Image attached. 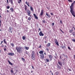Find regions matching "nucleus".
<instances>
[{"mask_svg": "<svg viewBox=\"0 0 75 75\" xmlns=\"http://www.w3.org/2000/svg\"><path fill=\"white\" fill-rule=\"evenodd\" d=\"M16 50H17V52L18 53H21L23 52L22 48L21 47H16Z\"/></svg>", "mask_w": 75, "mask_h": 75, "instance_id": "f257e3e1", "label": "nucleus"}, {"mask_svg": "<svg viewBox=\"0 0 75 75\" xmlns=\"http://www.w3.org/2000/svg\"><path fill=\"white\" fill-rule=\"evenodd\" d=\"M31 59H32L33 60H35V52H34V51H32L31 53Z\"/></svg>", "mask_w": 75, "mask_h": 75, "instance_id": "f03ea898", "label": "nucleus"}, {"mask_svg": "<svg viewBox=\"0 0 75 75\" xmlns=\"http://www.w3.org/2000/svg\"><path fill=\"white\" fill-rule=\"evenodd\" d=\"M40 58L42 59L44 58V54H40Z\"/></svg>", "mask_w": 75, "mask_h": 75, "instance_id": "7ed1b4c3", "label": "nucleus"}, {"mask_svg": "<svg viewBox=\"0 0 75 75\" xmlns=\"http://www.w3.org/2000/svg\"><path fill=\"white\" fill-rule=\"evenodd\" d=\"M43 14H44V10L43 9H42L41 10L40 16V17H41Z\"/></svg>", "mask_w": 75, "mask_h": 75, "instance_id": "20e7f679", "label": "nucleus"}, {"mask_svg": "<svg viewBox=\"0 0 75 75\" xmlns=\"http://www.w3.org/2000/svg\"><path fill=\"white\" fill-rule=\"evenodd\" d=\"M11 30H13V28L11 27H9L8 29V31L9 32H10L11 33H13V32L11 31Z\"/></svg>", "mask_w": 75, "mask_h": 75, "instance_id": "39448f33", "label": "nucleus"}, {"mask_svg": "<svg viewBox=\"0 0 75 75\" xmlns=\"http://www.w3.org/2000/svg\"><path fill=\"white\" fill-rule=\"evenodd\" d=\"M54 42L57 45L59 46V43H58V40H57V39H54Z\"/></svg>", "mask_w": 75, "mask_h": 75, "instance_id": "423d86ee", "label": "nucleus"}, {"mask_svg": "<svg viewBox=\"0 0 75 75\" xmlns=\"http://www.w3.org/2000/svg\"><path fill=\"white\" fill-rule=\"evenodd\" d=\"M48 57L50 59V61H52V55L50 54L48 55Z\"/></svg>", "mask_w": 75, "mask_h": 75, "instance_id": "0eeeda50", "label": "nucleus"}, {"mask_svg": "<svg viewBox=\"0 0 75 75\" xmlns=\"http://www.w3.org/2000/svg\"><path fill=\"white\" fill-rule=\"evenodd\" d=\"M26 11L27 12L28 15H30L31 14V12L29 9H27Z\"/></svg>", "mask_w": 75, "mask_h": 75, "instance_id": "6e6552de", "label": "nucleus"}, {"mask_svg": "<svg viewBox=\"0 0 75 75\" xmlns=\"http://www.w3.org/2000/svg\"><path fill=\"white\" fill-rule=\"evenodd\" d=\"M39 34L40 36H44V34L42 33V31H40L39 33Z\"/></svg>", "mask_w": 75, "mask_h": 75, "instance_id": "1a4fd4ad", "label": "nucleus"}, {"mask_svg": "<svg viewBox=\"0 0 75 75\" xmlns=\"http://www.w3.org/2000/svg\"><path fill=\"white\" fill-rule=\"evenodd\" d=\"M3 41L4 42V43H5L6 44V45H7V42L6 41V39H4L3 40Z\"/></svg>", "mask_w": 75, "mask_h": 75, "instance_id": "9d476101", "label": "nucleus"}, {"mask_svg": "<svg viewBox=\"0 0 75 75\" xmlns=\"http://www.w3.org/2000/svg\"><path fill=\"white\" fill-rule=\"evenodd\" d=\"M24 7L25 11H27V7H28V6L27 5H25V4Z\"/></svg>", "mask_w": 75, "mask_h": 75, "instance_id": "9b49d317", "label": "nucleus"}, {"mask_svg": "<svg viewBox=\"0 0 75 75\" xmlns=\"http://www.w3.org/2000/svg\"><path fill=\"white\" fill-rule=\"evenodd\" d=\"M8 55H11V56H12V55H14V53H13L12 52L10 53H8Z\"/></svg>", "mask_w": 75, "mask_h": 75, "instance_id": "f8f14e48", "label": "nucleus"}, {"mask_svg": "<svg viewBox=\"0 0 75 75\" xmlns=\"http://www.w3.org/2000/svg\"><path fill=\"white\" fill-rule=\"evenodd\" d=\"M33 16H34L35 19H38V17H37V16H36V14H34Z\"/></svg>", "mask_w": 75, "mask_h": 75, "instance_id": "ddd939ff", "label": "nucleus"}, {"mask_svg": "<svg viewBox=\"0 0 75 75\" xmlns=\"http://www.w3.org/2000/svg\"><path fill=\"white\" fill-rule=\"evenodd\" d=\"M8 62L9 64H10V65H13V63L11 62L10 61V60H8Z\"/></svg>", "mask_w": 75, "mask_h": 75, "instance_id": "4468645a", "label": "nucleus"}, {"mask_svg": "<svg viewBox=\"0 0 75 75\" xmlns=\"http://www.w3.org/2000/svg\"><path fill=\"white\" fill-rule=\"evenodd\" d=\"M58 63L60 66H62V63L61 62H58Z\"/></svg>", "mask_w": 75, "mask_h": 75, "instance_id": "2eb2a0df", "label": "nucleus"}, {"mask_svg": "<svg viewBox=\"0 0 75 75\" xmlns=\"http://www.w3.org/2000/svg\"><path fill=\"white\" fill-rule=\"evenodd\" d=\"M39 54H43V53H44V51L42 50H40L39 52Z\"/></svg>", "mask_w": 75, "mask_h": 75, "instance_id": "dca6fc26", "label": "nucleus"}, {"mask_svg": "<svg viewBox=\"0 0 75 75\" xmlns=\"http://www.w3.org/2000/svg\"><path fill=\"white\" fill-rule=\"evenodd\" d=\"M46 15L47 16H48L49 18H50V15H49V14L47 13V12L46 13Z\"/></svg>", "mask_w": 75, "mask_h": 75, "instance_id": "f3484780", "label": "nucleus"}, {"mask_svg": "<svg viewBox=\"0 0 75 75\" xmlns=\"http://www.w3.org/2000/svg\"><path fill=\"white\" fill-rule=\"evenodd\" d=\"M10 1L11 3V5H13L14 4H13V0H10Z\"/></svg>", "mask_w": 75, "mask_h": 75, "instance_id": "a211bd4d", "label": "nucleus"}, {"mask_svg": "<svg viewBox=\"0 0 75 75\" xmlns=\"http://www.w3.org/2000/svg\"><path fill=\"white\" fill-rule=\"evenodd\" d=\"M25 3L27 4V6H28V7H30V5L28 4V2L26 1Z\"/></svg>", "mask_w": 75, "mask_h": 75, "instance_id": "6ab92c4d", "label": "nucleus"}, {"mask_svg": "<svg viewBox=\"0 0 75 75\" xmlns=\"http://www.w3.org/2000/svg\"><path fill=\"white\" fill-rule=\"evenodd\" d=\"M21 59L22 60V61H23V62H25V59L24 58H23V57H21Z\"/></svg>", "mask_w": 75, "mask_h": 75, "instance_id": "aec40b11", "label": "nucleus"}, {"mask_svg": "<svg viewBox=\"0 0 75 75\" xmlns=\"http://www.w3.org/2000/svg\"><path fill=\"white\" fill-rule=\"evenodd\" d=\"M22 38L23 40H25V36H23L22 37Z\"/></svg>", "mask_w": 75, "mask_h": 75, "instance_id": "412c9836", "label": "nucleus"}, {"mask_svg": "<svg viewBox=\"0 0 75 75\" xmlns=\"http://www.w3.org/2000/svg\"><path fill=\"white\" fill-rule=\"evenodd\" d=\"M55 74L56 75H58L59 74V72L58 71H57L55 73Z\"/></svg>", "mask_w": 75, "mask_h": 75, "instance_id": "4be33fe9", "label": "nucleus"}, {"mask_svg": "<svg viewBox=\"0 0 75 75\" xmlns=\"http://www.w3.org/2000/svg\"><path fill=\"white\" fill-rule=\"evenodd\" d=\"M30 10H31L32 11H33V10H34L33 9V8L32 6H30Z\"/></svg>", "mask_w": 75, "mask_h": 75, "instance_id": "5701e85b", "label": "nucleus"}, {"mask_svg": "<svg viewBox=\"0 0 75 75\" xmlns=\"http://www.w3.org/2000/svg\"><path fill=\"white\" fill-rule=\"evenodd\" d=\"M50 45H51V43H48L47 45V47H49L50 46Z\"/></svg>", "mask_w": 75, "mask_h": 75, "instance_id": "b1692460", "label": "nucleus"}, {"mask_svg": "<svg viewBox=\"0 0 75 75\" xmlns=\"http://www.w3.org/2000/svg\"><path fill=\"white\" fill-rule=\"evenodd\" d=\"M72 34L73 36L75 37V32H74L72 33Z\"/></svg>", "mask_w": 75, "mask_h": 75, "instance_id": "393cba45", "label": "nucleus"}, {"mask_svg": "<svg viewBox=\"0 0 75 75\" xmlns=\"http://www.w3.org/2000/svg\"><path fill=\"white\" fill-rule=\"evenodd\" d=\"M46 61L47 62H49V60L47 59H46Z\"/></svg>", "mask_w": 75, "mask_h": 75, "instance_id": "a878e982", "label": "nucleus"}, {"mask_svg": "<svg viewBox=\"0 0 75 75\" xmlns=\"http://www.w3.org/2000/svg\"><path fill=\"white\" fill-rule=\"evenodd\" d=\"M62 47L63 49H64V48H65V45H64V46H62Z\"/></svg>", "mask_w": 75, "mask_h": 75, "instance_id": "bb28decb", "label": "nucleus"}, {"mask_svg": "<svg viewBox=\"0 0 75 75\" xmlns=\"http://www.w3.org/2000/svg\"><path fill=\"white\" fill-rule=\"evenodd\" d=\"M10 10H11V11H14V10H13V7H11V8H10Z\"/></svg>", "mask_w": 75, "mask_h": 75, "instance_id": "cd10ccee", "label": "nucleus"}, {"mask_svg": "<svg viewBox=\"0 0 75 75\" xmlns=\"http://www.w3.org/2000/svg\"><path fill=\"white\" fill-rule=\"evenodd\" d=\"M11 45L12 47H14V45L13 43H11Z\"/></svg>", "mask_w": 75, "mask_h": 75, "instance_id": "c85d7f7f", "label": "nucleus"}, {"mask_svg": "<svg viewBox=\"0 0 75 75\" xmlns=\"http://www.w3.org/2000/svg\"><path fill=\"white\" fill-rule=\"evenodd\" d=\"M57 68H58V69H61V67H60V66H59V65H58L57 66Z\"/></svg>", "mask_w": 75, "mask_h": 75, "instance_id": "c756f323", "label": "nucleus"}, {"mask_svg": "<svg viewBox=\"0 0 75 75\" xmlns=\"http://www.w3.org/2000/svg\"><path fill=\"white\" fill-rule=\"evenodd\" d=\"M72 31H73V30H69V32L71 33H72Z\"/></svg>", "mask_w": 75, "mask_h": 75, "instance_id": "7c9ffc66", "label": "nucleus"}, {"mask_svg": "<svg viewBox=\"0 0 75 75\" xmlns=\"http://www.w3.org/2000/svg\"><path fill=\"white\" fill-rule=\"evenodd\" d=\"M11 73H13H13H14V71H13V70H11Z\"/></svg>", "mask_w": 75, "mask_h": 75, "instance_id": "2f4dec72", "label": "nucleus"}, {"mask_svg": "<svg viewBox=\"0 0 75 75\" xmlns=\"http://www.w3.org/2000/svg\"><path fill=\"white\" fill-rule=\"evenodd\" d=\"M25 48L26 49V50H28V49H29V48L28 47H25Z\"/></svg>", "mask_w": 75, "mask_h": 75, "instance_id": "473e14b6", "label": "nucleus"}, {"mask_svg": "<svg viewBox=\"0 0 75 75\" xmlns=\"http://www.w3.org/2000/svg\"><path fill=\"white\" fill-rule=\"evenodd\" d=\"M28 20H29V21H30V20H31V18L30 17H29L28 18Z\"/></svg>", "mask_w": 75, "mask_h": 75, "instance_id": "72a5a7b5", "label": "nucleus"}, {"mask_svg": "<svg viewBox=\"0 0 75 75\" xmlns=\"http://www.w3.org/2000/svg\"><path fill=\"white\" fill-rule=\"evenodd\" d=\"M4 51H6L7 50V49L6 48V47H5L4 49Z\"/></svg>", "mask_w": 75, "mask_h": 75, "instance_id": "f704fd0d", "label": "nucleus"}, {"mask_svg": "<svg viewBox=\"0 0 75 75\" xmlns=\"http://www.w3.org/2000/svg\"><path fill=\"white\" fill-rule=\"evenodd\" d=\"M68 1H69V2H72V0H68Z\"/></svg>", "mask_w": 75, "mask_h": 75, "instance_id": "c9c22d12", "label": "nucleus"}, {"mask_svg": "<svg viewBox=\"0 0 75 75\" xmlns=\"http://www.w3.org/2000/svg\"><path fill=\"white\" fill-rule=\"evenodd\" d=\"M54 23H52V26H54Z\"/></svg>", "mask_w": 75, "mask_h": 75, "instance_id": "e433bc0d", "label": "nucleus"}, {"mask_svg": "<svg viewBox=\"0 0 75 75\" xmlns=\"http://www.w3.org/2000/svg\"><path fill=\"white\" fill-rule=\"evenodd\" d=\"M7 1V4H8L9 3H8V0H6Z\"/></svg>", "mask_w": 75, "mask_h": 75, "instance_id": "4c0bfd02", "label": "nucleus"}, {"mask_svg": "<svg viewBox=\"0 0 75 75\" xmlns=\"http://www.w3.org/2000/svg\"><path fill=\"white\" fill-rule=\"evenodd\" d=\"M31 67L33 69H34V66L33 65H31Z\"/></svg>", "mask_w": 75, "mask_h": 75, "instance_id": "58836bf2", "label": "nucleus"}, {"mask_svg": "<svg viewBox=\"0 0 75 75\" xmlns=\"http://www.w3.org/2000/svg\"><path fill=\"white\" fill-rule=\"evenodd\" d=\"M60 23H61V24H62V21L61 20L60 21Z\"/></svg>", "mask_w": 75, "mask_h": 75, "instance_id": "ea45409f", "label": "nucleus"}, {"mask_svg": "<svg viewBox=\"0 0 75 75\" xmlns=\"http://www.w3.org/2000/svg\"><path fill=\"white\" fill-rule=\"evenodd\" d=\"M1 43H0V45H1V44H2V43H3V41H1Z\"/></svg>", "mask_w": 75, "mask_h": 75, "instance_id": "a19ab883", "label": "nucleus"}, {"mask_svg": "<svg viewBox=\"0 0 75 75\" xmlns=\"http://www.w3.org/2000/svg\"><path fill=\"white\" fill-rule=\"evenodd\" d=\"M7 9H9V8H10V6H8L7 7Z\"/></svg>", "mask_w": 75, "mask_h": 75, "instance_id": "79ce46f5", "label": "nucleus"}, {"mask_svg": "<svg viewBox=\"0 0 75 75\" xmlns=\"http://www.w3.org/2000/svg\"><path fill=\"white\" fill-rule=\"evenodd\" d=\"M1 47H4V45H3V44H2V46H1Z\"/></svg>", "mask_w": 75, "mask_h": 75, "instance_id": "37998d69", "label": "nucleus"}, {"mask_svg": "<svg viewBox=\"0 0 75 75\" xmlns=\"http://www.w3.org/2000/svg\"><path fill=\"white\" fill-rule=\"evenodd\" d=\"M42 22H43V23H45V20H43L42 21Z\"/></svg>", "mask_w": 75, "mask_h": 75, "instance_id": "c03bdc74", "label": "nucleus"}, {"mask_svg": "<svg viewBox=\"0 0 75 75\" xmlns=\"http://www.w3.org/2000/svg\"><path fill=\"white\" fill-rule=\"evenodd\" d=\"M1 21H0V27H1Z\"/></svg>", "mask_w": 75, "mask_h": 75, "instance_id": "a18cd8bd", "label": "nucleus"}, {"mask_svg": "<svg viewBox=\"0 0 75 75\" xmlns=\"http://www.w3.org/2000/svg\"><path fill=\"white\" fill-rule=\"evenodd\" d=\"M50 14L51 16H53V14H54V13H50Z\"/></svg>", "mask_w": 75, "mask_h": 75, "instance_id": "49530a36", "label": "nucleus"}, {"mask_svg": "<svg viewBox=\"0 0 75 75\" xmlns=\"http://www.w3.org/2000/svg\"><path fill=\"white\" fill-rule=\"evenodd\" d=\"M68 49H69V50H71V48L69 47H68Z\"/></svg>", "mask_w": 75, "mask_h": 75, "instance_id": "de8ad7c7", "label": "nucleus"}, {"mask_svg": "<svg viewBox=\"0 0 75 75\" xmlns=\"http://www.w3.org/2000/svg\"><path fill=\"white\" fill-rule=\"evenodd\" d=\"M60 30L62 32V33H64V32H63V31H62V30L61 29H60Z\"/></svg>", "mask_w": 75, "mask_h": 75, "instance_id": "09e8293b", "label": "nucleus"}, {"mask_svg": "<svg viewBox=\"0 0 75 75\" xmlns=\"http://www.w3.org/2000/svg\"><path fill=\"white\" fill-rule=\"evenodd\" d=\"M72 41L75 42V39H72Z\"/></svg>", "mask_w": 75, "mask_h": 75, "instance_id": "8fccbe9b", "label": "nucleus"}, {"mask_svg": "<svg viewBox=\"0 0 75 75\" xmlns=\"http://www.w3.org/2000/svg\"><path fill=\"white\" fill-rule=\"evenodd\" d=\"M38 48H41V45H40L39 47Z\"/></svg>", "mask_w": 75, "mask_h": 75, "instance_id": "3c124183", "label": "nucleus"}, {"mask_svg": "<svg viewBox=\"0 0 75 75\" xmlns=\"http://www.w3.org/2000/svg\"><path fill=\"white\" fill-rule=\"evenodd\" d=\"M46 50H47V51H49V49H48V48H46Z\"/></svg>", "mask_w": 75, "mask_h": 75, "instance_id": "603ef678", "label": "nucleus"}, {"mask_svg": "<svg viewBox=\"0 0 75 75\" xmlns=\"http://www.w3.org/2000/svg\"><path fill=\"white\" fill-rule=\"evenodd\" d=\"M28 16H30V17H31V15H30V14L28 15Z\"/></svg>", "mask_w": 75, "mask_h": 75, "instance_id": "864d4df0", "label": "nucleus"}, {"mask_svg": "<svg viewBox=\"0 0 75 75\" xmlns=\"http://www.w3.org/2000/svg\"><path fill=\"white\" fill-rule=\"evenodd\" d=\"M69 71H72L71 70V69H69Z\"/></svg>", "mask_w": 75, "mask_h": 75, "instance_id": "5fc2aeb1", "label": "nucleus"}, {"mask_svg": "<svg viewBox=\"0 0 75 75\" xmlns=\"http://www.w3.org/2000/svg\"><path fill=\"white\" fill-rule=\"evenodd\" d=\"M39 31H41V28H39L38 29Z\"/></svg>", "mask_w": 75, "mask_h": 75, "instance_id": "6e6d98bb", "label": "nucleus"}, {"mask_svg": "<svg viewBox=\"0 0 75 75\" xmlns=\"http://www.w3.org/2000/svg\"><path fill=\"white\" fill-rule=\"evenodd\" d=\"M7 13H8V12H9V11H8V10H7Z\"/></svg>", "mask_w": 75, "mask_h": 75, "instance_id": "4d7b16f0", "label": "nucleus"}, {"mask_svg": "<svg viewBox=\"0 0 75 75\" xmlns=\"http://www.w3.org/2000/svg\"><path fill=\"white\" fill-rule=\"evenodd\" d=\"M45 43H46H46H47V41H45Z\"/></svg>", "mask_w": 75, "mask_h": 75, "instance_id": "13d9d810", "label": "nucleus"}, {"mask_svg": "<svg viewBox=\"0 0 75 75\" xmlns=\"http://www.w3.org/2000/svg\"><path fill=\"white\" fill-rule=\"evenodd\" d=\"M18 3H19V4H20V1H18Z\"/></svg>", "mask_w": 75, "mask_h": 75, "instance_id": "bf43d9fd", "label": "nucleus"}, {"mask_svg": "<svg viewBox=\"0 0 75 75\" xmlns=\"http://www.w3.org/2000/svg\"><path fill=\"white\" fill-rule=\"evenodd\" d=\"M44 54L45 55H46V53H45V52L44 53Z\"/></svg>", "mask_w": 75, "mask_h": 75, "instance_id": "052dcab7", "label": "nucleus"}, {"mask_svg": "<svg viewBox=\"0 0 75 75\" xmlns=\"http://www.w3.org/2000/svg\"><path fill=\"white\" fill-rule=\"evenodd\" d=\"M74 58H75V55H74Z\"/></svg>", "mask_w": 75, "mask_h": 75, "instance_id": "680f3d73", "label": "nucleus"}, {"mask_svg": "<svg viewBox=\"0 0 75 75\" xmlns=\"http://www.w3.org/2000/svg\"><path fill=\"white\" fill-rule=\"evenodd\" d=\"M31 73H33V71H31Z\"/></svg>", "mask_w": 75, "mask_h": 75, "instance_id": "e2e57ef3", "label": "nucleus"}, {"mask_svg": "<svg viewBox=\"0 0 75 75\" xmlns=\"http://www.w3.org/2000/svg\"><path fill=\"white\" fill-rule=\"evenodd\" d=\"M20 1V2H21V0H19Z\"/></svg>", "mask_w": 75, "mask_h": 75, "instance_id": "0e129e2a", "label": "nucleus"}, {"mask_svg": "<svg viewBox=\"0 0 75 75\" xmlns=\"http://www.w3.org/2000/svg\"><path fill=\"white\" fill-rule=\"evenodd\" d=\"M59 57L61 59V56H60Z\"/></svg>", "mask_w": 75, "mask_h": 75, "instance_id": "69168bd1", "label": "nucleus"}, {"mask_svg": "<svg viewBox=\"0 0 75 75\" xmlns=\"http://www.w3.org/2000/svg\"><path fill=\"white\" fill-rule=\"evenodd\" d=\"M0 18H1V15H0Z\"/></svg>", "mask_w": 75, "mask_h": 75, "instance_id": "338daca9", "label": "nucleus"}, {"mask_svg": "<svg viewBox=\"0 0 75 75\" xmlns=\"http://www.w3.org/2000/svg\"><path fill=\"white\" fill-rule=\"evenodd\" d=\"M2 30H1V29H0V31H2Z\"/></svg>", "mask_w": 75, "mask_h": 75, "instance_id": "774afa93", "label": "nucleus"}]
</instances>
